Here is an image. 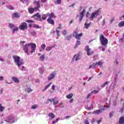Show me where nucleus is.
Returning a JSON list of instances; mask_svg holds the SVG:
<instances>
[{
    "label": "nucleus",
    "mask_w": 124,
    "mask_h": 124,
    "mask_svg": "<svg viewBox=\"0 0 124 124\" xmlns=\"http://www.w3.org/2000/svg\"><path fill=\"white\" fill-rule=\"evenodd\" d=\"M13 59L14 60V62L18 67H20L21 65H23V62H20V57L16 55L13 56Z\"/></svg>",
    "instance_id": "4"
},
{
    "label": "nucleus",
    "mask_w": 124,
    "mask_h": 124,
    "mask_svg": "<svg viewBox=\"0 0 124 124\" xmlns=\"http://www.w3.org/2000/svg\"><path fill=\"white\" fill-rule=\"evenodd\" d=\"M12 80L16 83H19V80H18V78L15 77H12Z\"/></svg>",
    "instance_id": "14"
},
{
    "label": "nucleus",
    "mask_w": 124,
    "mask_h": 124,
    "mask_svg": "<svg viewBox=\"0 0 124 124\" xmlns=\"http://www.w3.org/2000/svg\"><path fill=\"white\" fill-rule=\"evenodd\" d=\"M45 49L46 51H51V50H52V47L46 46V47L45 48Z\"/></svg>",
    "instance_id": "33"
},
{
    "label": "nucleus",
    "mask_w": 124,
    "mask_h": 124,
    "mask_svg": "<svg viewBox=\"0 0 124 124\" xmlns=\"http://www.w3.org/2000/svg\"><path fill=\"white\" fill-rule=\"evenodd\" d=\"M61 2L62 0H56V1H55V3L57 4H61Z\"/></svg>",
    "instance_id": "38"
},
{
    "label": "nucleus",
    "mask_w": 124,
    "mask_h": 124,
    "mask_svg": "<svg viewBox=\"0 0 124 124\" xmlns=\"http://www.w3.org/2000/svg\"><path fill=\"white\" fill-rule=\"evenodd\" d=\"M73 35L72 34L65 36V39L67 41L70 40L72 39Z\"/></svg>",
    "instance_id": "19"
},
{
    "label": "nucleus",
    "mask_w": 124,
    "mask_h": 124,
    "mask_svg": "<svg viewBox=\"0 0 124 124\" xmlns=\"http://www.w3.org/2000/svg\"><path fill=\"white\" fill-rule=\"evenodd\" d=\"M112 116H113V113L112 112L109 113V118H112Z\"/></svg>",
    "instance_id": "56"
},
{
    "label": "nucleus",
    "mask_w": 124,
    "mask_h": 124,
    "mask_svg": "<svg viewBox=\"0 0 124 124\" xmlns=\"http://www.w3.org/2000/svg\"><path fill=\"white\" fill-rule=\"evenodd\" d=\"M48 116L49 117H50V118H51V119H54V118H55V116L54 115V114L52 113H49Z\"/></svg>",
    "instance_id": "21"
},
{
    "label": "nucleus",
    "mask_w": 124,
    "mask_h": 124,
    "mask_svg": "<svg viewBox=\"0 0 124 124\" xmlns=\"http://www.w3.org/2000/svg\"><path fill=\"white\" fill-rule=\"evenodd\" d=\"M54 78H55V75H54V74L51 73L49 75V77L47 78V79L51 80V79Z\"/></svg>",
    "instance_id": "16"
},
{
    "label": "nucleus",
    "mask_w": 124,
    "mask_h": 124,
    "mask_svg": "<svg viewBox=\"0 0 124 124\" xmlns=\"http://www.w3.org/2000/svg\"><path fill=\"white\" fill-rule=\"evenodd\" d=\"M29 47H31V50L30 51V53L32 54L34 52L35 48H36V46H35V44L34 43H28L23 46V50L25 51V53L27 54V55H29V52H28V49Z\"/></svg>",
    "instance_id": "1"
},
{
    "label": "nucleus",
    "mask_w": 124,
    "mask_h": 124,
    "mask_svg": "<svg viewBox=\"0 0 124 124\" xmlns=\"http://www.w3.org/2000/svg\"><path fill=\"white\" fill-rule=\"evenodd\" d=\"M117 77H118V75H116L115 76V77H114V81L116 82L117 81Z\"/></svg>",
    "instance_id": "47"
},
{
    "label": "nucleus",
    "mask_w": 124,
    "mask_h": 124,
    "mask_svg": "<svg viewBox=\"0 0 124 124\" xmlns=\"http://www.w3.org/2000/svg\"><path fill=\"white\" fill-rule=\"evenodd\" d=\"M4 78L2 76H0V81H3Z\"/></svg>",
    "instance_id": "54"
},
{
    "label": "nucleus",
    "mask_w": 124,
    "mask_h": 124,
    "mask_svg": "<svg viewBox=\"0 0 124 124\" xmlns=\"http://www.w3.org/2000/svg\"><path fill=\"white\" fill-rule=\"evenodd\" d=\"M17 28L21 31H25V30L27 29V23L26 22H22Z\"/></svg>",
    "instance_id": "7"
},
{
    "label": "nucleus",
    "mask_w": 124,
    "mask_h": 124,
    "mask_svg": "<svg viewBox=\"0 0 124 124\" xmlns=\"http://www.w3.org/2000/svg\"><path fill=\"white\" fill-rule=\"evenodd\" d=\"M41 49H42V50H44V49H45L46 48V44H43L41 45Z\"/></svg>",
    "instance_id": "34"
},
{
    "label": "nucleus",
    "mask_w": 124,
    "mask_h": 124,
    "mask_svg": "<svg viewBox=\"0 0 124 124\" xmlns=\"http://www.w3.org/2000/svg\"><path fill=\"white\" fill-rule=\"evenodd\" d=\"M56 29H62V24H60L59 27L56 28Z\"/></svg>",
    "instance_id": "48"
},
{
    "label": "nucleus",
    "mask_w": 124,
    "mask_h": 124,
    "mask_svg": "<svg viewBox=\"0 0 124 124\" xmlns=\"http://www.w3.org/2000/svg\"><path fill=\"white\" fill-rule=\"evenodd\" d=\"M119 124H124V116L119 118V121H118Z\"/></svg>",
    "instance_id": "17"
},
{
    "label": "nucleus",
    "mask_w": 124,
    "mask_h": 124,
    "mask_svg": "<svg viewBox=\"0 0 124 124\" xmlns=\"http://www.w3.org/2000/svg\"><path fill=\"white\" fill-rule=\"evenodd\" d=\"M99 93V91L97 90H93V91L91 92V93H89V94H96L97 93Z\"/></svg>",
    "instance_id": "29"
},
{
    "label": "nucleus",
    "mask_w": 124,
    "mask_h": 124,
    "mask_svg": "<svg viewBox=\"0 0 124 124\" xmlns=\"http://www.w3.org/2000/svg\"><path fill=\"white\" fill-rule=\"evenodd\" d=\"M42 16H46L47 17H49V18L47 19H52L54 17V13H51V14L47 13L46 14L42 15Z\"/></svg>",
    "instance_id": "11"
},
{
    "label": "nucleus",
    "mask_w": 124,
    "mask_h": 124,
    "mask_svg": "<svg viewBox=\"0 0 124 124\" xmlns=\"http://www.w3.org/2000/svg\"><path fill=\"white\" fill-rule=\"evenodd\" d=\"M40 61L43 62L44 61V55L43 54L42 55L40 56Z\"/></svg>",
    "instance_id": "36"
},
{
    "label": "nucleus",
    "mask_w": 124,
    "mask_h": 124,
    "mask_svg": "<svg viewBox=\"0 0 124 124\" xmlns=\"http://www.w3.org/2000/svg\"><path fill=\"white\" fill-rule=\"evenodd\" d=\"M83 124H90V123H89V122L88 121V120L87 119L85 120V121H83Z\"/></svg>",
    "instance_id": "45"
},
{
    "label": "nucleus",
    "mask_w": 124,
    "mask_h": 124,
    "mask_svg": "<svg viewBox=\"0 0 124 124\" xmlns=\"http://www.w3.org/2000/svg\"><path fill=\"white\" fill-rule=\"evenodd\" d=\"M62 34L66 35V34H67V31H66L65 30L62 31Z\"/></svg>",
    "instance_id": "41"
},
{
    "label": "nucleus",
    "mask_w": 124,
    "mask_h": 124,
    "mask_svg": "<svg viewBox=\"0 0 124 124\" xmlns=\"http://www.w3.org/2000/svg\"><path fill=\"white\" fill-rule=\"evenodd\" d=\"M100 42L101 43V45H102V46H104L105 48L107 47L108 40L107 38L104 37L103 34H101V35H100Z\"/></svg>",
    "instance_id": "3"
},
{
    "label": "nucleus",
    "mask_w": 124,
    "mask_h": 124,
    "mask_svg": "<svg viewBox=\"0 0 124 124\" xmlns=\"http://www.w3.org/2000/svg\"><path fill=\"white\" fill-rule=\"evenodd\" d=\"M108 83H109V81H107L104 82V83H103V84H102V85L101 86V87L103 88L105 87V86H106L107 85H108Z\"/></svg>",
    "instance_id": "25"
},
{
    "label": "nucleus",
    "mask_w": 124,
    "mask_h": 124,
    "mask_svg": "<svg viewBox=\"0 0 124 124\" xmlns=\"http://www.w3.org/2000/svg\"><path fill=\"white\" fill-rule=\"evenodd\" d=\"M89 16H90V13H89V12H87L86 17H87V18H88Z\"/></svg>",
    "instance_id": "50"
},
{
    "label": "nucleus",
    "mask_w": 124,
    "mask_h": 124,
    "mask_svg": "<svg viewBox=\"0 0 124 124\" xmlns=\"http://www.w3.org/2000/svg\"><path fill=\"white\" fill-rule=\"evenodd\" d=\"M37 105H33V106H32L31 107V108L33 109H35L36 108H37Z\"/></svg>",
    "instance_id": "46"
},
{
    "label": "nucleus",
    "mask_w": 124,
    "mask_h": 124,
    "mask_svg": "<svg viewBox=\"0 0 124 124\" xmlns=\"http://www.w3.org/2000/svg\"><path fill=\"white\" fill-rule=\"evenodd\" d=\"M103 110H104V108L94 110L93 111V114H99L100 113H102V111Z\"/></svg>",
    "instance_id": "15"
},
{
    "label": "nucleus",
    "mask_w": 124,
    "mask_h": 124,
    "mask_svg": "<svg viewBox=\"0 0 124 124\" xmlns=\"http://www.w3.org/2000/svg\"><path fill=\"white\" fill-rule=\"evenodd\" d=\"M76 58V59H75ZM73 59H75V61H77L79 60V56L75 55H74Z\"/></svg>",
    "instance_id": "27"
},
{
    "label": "nucleus",
    "mask_w": 124,
    "mask_h": 124,
    "mask_svg": "<svg viewBox=\"0 0 124 124\" xmlns=\"http://www.w3.org/2000/svg\"><path fill=\"white\" fill-rule=\"evenodd\" d=\"M102 22L103 23V25L105 24V20L103 19V21H102Z\"/></svg>",
    "instance_id": "64"
},
{
    "label": "nucleus",
    "mask_w": 124,
    "mask_h": 124,
    "mask_svg": "<svg viewBox=\"0 0 124 124\" xmlns=\"http://www.w3.org/2000/svg\"><path fill=\"white\" fill-rule=\"evenodd\" d=\"M73 35L75 36V38L78 40H80V38L82 37V33H78L77 31H74L73 32Z\"/></svg>",
    "instance_id": "5"
},
{
    "label": "nucleus",
    "mask_w": 124,
    "mask_h": 124,
    "mask_svg": "<svg viewBox=\"0 0 124 124\" xmlns=\"http://www.w3.org/2000/svg\"><path fill=\"white\" fill-rule=\"evenodd\" d=\"M113 21H114V18H112V19H110V20H109L110 23H112Z\"/></svg>",
    "instance_id": "61"
},
{
    "label": "nucleus",
    "mask_w": 124,
    "mask_h": 124,
    "mask_svg": "<svg viewBox=\"0 0 124 124\" xmlns=\"http://www.w3.org/2000/svg\"><path fill=\"white\" fill-rule=\"evenodd\" d=\"M46 21L51 25H54V20H53L50 18H47V19H46Z\"/></svg>",
    "instance_id": "18"
},
{
    "label": "nucleus",
    "mask_w": 124,
    "mask_h": 124,
    "mask_svg": "<svg viewBox=\"0 0 124 124\" xmlns=\"http://www.w3.org/2000/svg\"><path fill=\"white\" fill-rule=\"evenodd\" d=\"M55 101L54 99H47V102H53Z\"/></svg>",
    "instance_id": "40"
},
{
    "label": "nucleus",
    "mask_w": 124,
    "mask_h": 124,
    "mask_svg": "<svg viewBox=\"0 0 124 124\" xmlns=\"http://www.w3.org/2000/svg\"><path fill=\"white\" fill-rule=\"evenodd\" d=\"M118 27H124V21H121L118 23Z\"/></svg>",
    "instance_id": "24"
},
{
    "label": "nucleus",
    "mask_w": 124,
    "mask_h": 124,
    "mask_svg": "<svg viewBox=\"0 0 124 124\" xmlns=\"http://www.w3.org/2000/svg\"><path fill=\"white\" fill-rule=\"evenodd\" d=\"M25 91L26 92H27V93H30L32 92V90L30 88H27L25 89Z\"/></svg>",
    "instance_id": "28"
},
{
    "label": "nucleus",
    "mask_w": 124,
    "mask_h": 124,
    "mask_svg": "<svg viewBox=\"0 0 124 124\" xmlns=\"http://www.w3.org/2000/svg\"><path fill=\"white\" fill-rule=\"evenodd\" d=\"M117 104V102L116 101H114V106H116V105Z\"/></svg>",
    "instance_id": "58"
},
{
    "label": "nucleus",
    "mask_w": 124,
    "mask_h": 124,
    "mask_svg": "<svg viewBox=\"0 0 124 124\" xmlns=\"http://www.w3.org/2000/svg\"><path fill=\"white\" fill-rule=\"evenodd\" d=\"M95 66H96V65H93V64L90 65L89 66V69H91L92 68H95Z\"/></svg>",
    "instance_id": "42"
},
{
    "label": "nucleus",
    "mask_w": 124,
    "mask_h": 124,
    "mask_svg": "<svg viewBox=\"0 0 124 124\" xmlns=\"http://www.w3.org/2000/svg\"><path fill=\"white\" fill-rule=\"evenodd\" d=\"M99 16V10H96L94 12L92 13L90 16V20H93L94 18H96Z\"/></svg>",
    "instance_id": "6"
},
{
    "label": "nucleus",
    "mask_w": 124,
    "mask_h": 124,
    "mask_svg": "<svg viewBox=\"0 0 124 124\" xmlns=\"http://www.w3.org/2000/svg\"><path fill=\"white\" fill-rule=\"evenodd\" d=\"M31 34L32 35H35V34H36V32L34 31H31Z\"/></svg>",
    "instance_id": "51"
},
{
    "label": "nucleus",
    "mask_w": 124,
    "mask_h": 124,
    "mask_svg": "<svg viewBox=\"0 0 124 124\" xmlns=\"http://www.w3.org/2000/svg\"><path fill=\"white\" fill-rule=\"evenodd\" d=\"M93 123H94V119H92L91 120V124H93Z\"/></svg>",
    "instance_id": "59"
},
{
    "label": "nucleus",
    "mask_w": 124,
    "mask_h": 124,
    "mask_svg": "<svg viewBox=\"0 0 124 124\" xmlns=\"http://www.w3.org/2000/svg\"><path fill=\"white\" fill-rule=\"evenodd\" d=\"M7 120H9V122L11 123H14V121H13L14 120V117H13V115H11L9 116H7Z\"/></svg>",
    "instance_id": "13"
},
{
    "label": "nucleus",
    "mask_w": 124,
    "mask_h": 124,
    "mask_svg": "<svg viewBox=\"0 0 124 124\" xmlns=\"http://www.w3.org/2000/svg\"><path fill=\"white\" fill-rule=\"evenodd\" d=\"M41 1L42 3H45L46 1V0H41Z\"/></svg>",
    "instance_id": "60"
},
{
    "label": "nucleus",
    "mask_w": 124,
    "mask_h": 124,
    "mask_svg": "<svg viewBox=\"0 0 124 124\" xmlns=\"http://www.w3.org/2000/svg\"><path fill=\"white\" fill-rule=\"evenodd\" d=\"M102 121L101 120L97 121V123H98V124H100Z\"/></svg>",
    "instance_id": "62"
},
{
    "label": "nucleus",
    "mask_w": 124,
    "mask_h": 124,
    "mask_svg": "<svg viewBox=\"0 0 124 124\" xmlns=\"http://www.w3.org/2000/svg\"><path fill=\"white\" fill-rule=\"evenodd\" d=\"M15 27V25L14 24H13L12 23H9V28L10 29H13Z\"/></svg>",
    "instance_id": "31"
},
{
    "label": "nucleus",
    "mask_w": 124,
    "mask_h": 124,
    "mask_svg": "<svg viewBox=\"0 0 124 124\" xmlns=\"http://www.w3.org/2000/svg\"><path fill=\"white\" fill-rule=\"evenodd\" d=\"M51 84H52V82H50L49 84H47L46 86V87L45 88V89H43V92H44L46 90L47 88H49V87H50V86H51Z\"/></svg>",
    "instance_id": "26"
},
{
    "label": "nucleus",
    "mask_w": 124,
    "mask_h": 124,
    "mask_svg": "<svg viewBox=\"0 0 124 124\" xmlns=\"http://www.w3.org/2000/svg\"><path fill=\"white\" fill-rule=\"evenodd\" d=\"M70 118V116H67L65 117V119H67V118Z\"/></svg>",
    "instance_id": "63"
},
{
    "label": "nucleus",
    "mask_w": 124,
    "mask_h": 124,
    "mask_svg": "<svg viewBox=\"0 0 124 124\" xmlns=\"http://www.w3.org/2000/svg\"><path fill=\"white\" fill-rule=\"evenodd\" d=\"M86 13V10L85 9L82 10V11L80 12V14L79 15V22H81L82 18H83L84 14Z\"/></svg>",
    "instance_id": "10"
},
{
    "label": "nucleus",
    "mask_w": 124,
    "mask_h": 124,
    "mask_svg": "<svg viewBox=\"0 0 124 124\" xmlns=\"http://www.w3.org/2000/svg\"><path fill=\"white\" fill-rule=\"evenodd\" d=\"M57 104H59V101H53V105H56Z\"/></svg>",
    "instance_id": "44"
},
{
    "label": "nucleus",
    "mask_w": 124,
    "mask_h": 124,
    "mask_svg": "<svg viewBox=\"0 0 124 124\" xmlns=\"http://www.w3.org/2000/svg\"><path fill=\"white\" fill-rule=\"evenodd\" d=\"M80 45V41H77L76 42V44L75 45V46H74V49H76L78 47V46Z\"/></svg>",
    "instance_id": "20"
},
{
    "label": "nucleus",
    "mask_w": 124,
    "mask_h": 124,
    "mask_svg": "<svg viewBox=\"0 0 124 124\" xmlns=\"http://www.w3.org/2000/svg\"><path fill=\"white\" fill-rule=\"evenodd\" d=\"M73 93L69 94L67 95V96H66V98L71 99L73 97Z\"/></svg>",
    "instance_id": "30"
},
{
    "label": "nucleus",
    "mask_w": 124,
    "mask_h": 124,
    "mask_svg": "<svg viewBox=\"0 0 124 124\" xmlns=\"http://www.w3.org/2000/svg\"><path fill=\"white\" fill-rule=\"evenodd\" d=\"M91 94H88V95H87V99H89V97H90Z\"/></svg>",
    "instance_id": "55"
},
{
    "label": "nucleus",
    "mask_w": 124,
    "mask_h": 124,
    "mask_svg": "<svg viewBox=\"0 0 124 124\" xmlns=\"http://www.w3.org/2000/svg\"><path fill=\"white\" fill-rule=\"evenodd\" d=\"M33 27H34V28H36V29H39V26L37 25H34V24H33Z\"/></svg>",
    "instance_id": "49"
},
{
    "label": "nucleus",
    "mask_w": 124,
    "mask_h": 124,
    "mask_svg": "<svg viewBox=\"0 0 124 124\" xmlns=\"http://www.w3.org/2000/svg\"><path fill=\"white\" fill-rule=\"evenodd\" d=\"M74 102V99H71V100L69 101V103H72Z\"/></svg>",
    "instance_id": "57"
},
{
    "label": "nucleus",
    "mask_w": 124,
    "mask_h": 124,
    "mask_svg": "<svg viewBox=\"0 0 124 124\" xmlns=\"http://www.w3.org/2000/svg\"><path fill=\"white\" fill-rule=\"evenodd\" d=\"M9 9L11 10H14V7H12L11 6H9Z\"/></svg>",
    "instance_id": "52"
},
{
    "label": "nucleus",
    "mask_w": 124,
    "mask_h": 124,
    "mask_svg": "<svg viewBox=\"0 0 124 124\" xmlns=\"http://www.w3.org/2000/svg\"><path fill=\"white\" fill-rule=\"evenodd\" d=\"M32 18L34 19V20H37L41 21V15L39 14V13H37V14H34L33 16H32Z\"/></svg>",
    "instance_id": "8"
},
{
    "label": "nucleus",
    "mask_w": 124,
    "mask_h": 124,
    "mask_svg": "<svg viewBox=\"0 0 124 124\" xmlns=\"http://www.w3.org/2000/svg\"><path fill=\"white\" fill-rule=\"evenodd\" d=\"M19 17H20L19 14H18V13H17V12H15L14 13V14H13L12 15V19H14L15 18H19Z\"/></svg>",
    "instance_id": "12"
},
{
    "label": "nucleus",
    "mask_w": 124,
    "mask_h": 124,
    "mask_svg": "<svg viewBox=\"0 0 124 124\" xmlns=\"http://www.w3.org/2000/svg\"><path fill=\"white\" fill-rule=\"evenodd\" d=\"M4 107H2L1 104H0V111L3 112V110H4Z\"/></svg>",
    "instance_id": "39"
},
{
    "label": "nucleus",
    "mask_w": 124,
    "mask_h": 124,
    "mask_svg": "<svg viewBox=\"0 0 124 124\" xmlns=\"http://www.w3.org/2000/svg\"><path fill=\"white\" fill-rule=\"evenodd\" d=\"M85 51L87 52V55L90 56L93 54V51H91V49L89 48V46H87L85 47Z\"/></svg>",
    "instance_id": "9"
},
{
    "label": "nucleus",
    "mask_w": 124,
    "mask_h": 124,
    "mask_svg": "<svg viewBox=\"0 0 124 124\" xmlns=\"http://www.w3.org/2000/svg\"><path fill=\"white\" fill-rule=\"evenodd\" d=\"M18 29H19V28H18V27H15L14 28V29H13L12 32L13 33H15V32L18 31Z\"/></svg>",
    "instance_id": "23"
},
{
    "label": "nucleus",
    "mask_w": 124,
    "mask_h": 124,
    "mask_svg": "<svg viewBox=\"0 0 124 124\" xmlns=\"http://www.w3.org/2000/svg\"><path fill=\"white\" fill-rule=\"evenodd\" d=\"M55 85H53L52 86V90L54 91L55 90Z\"/></svg>",
    "instance_id": "53"
},
{
    "label": "nucleus",
    "mask_w": 124,
    "mask_h": 124,
    "mask_svg": "<svg viewBox=\"0 0 124 124\" xmlns=\"http://www.w3.org/2000/svg\"><path fill=\"white\" fill-rule=\"evenodd\" d=\"M46 17H47V16L42 15V16H41V19L42 20H45L46 19Z\"/></svg>",
    "instance_id": "32"
},
{
    "label": "nucleus",
    "mask_w": 124,
    "mask_h": 124,
    "mask_svg": "<svg viewBox=\"0 0 124 124\" xmlns=\"http://www.w3.org/2000/svg\"><path fill=\"white\" fill-rule=\"evenodd\" d=\"M32 3L34 5V8H28V12L30 14H33L34 11H39V9L42 7V5L40 4V1L33 0Z\"/></svg>",
    "instance_id": "2"
},
{
    "label": "nucleus",
    "mask_w": 124,
    "mask_h": 124,
    "mask_svg": "<svg viewBox=\"0 0 124 124\" xmlns=\"http://www.w3.org/2000/svg\"><path fill=\"white\" fill-rule=\"evenodd\" d=\"M90 26V23H85V28L86 29H88V28H89V27Z\"/></svg>",
    "instance_id": "35"
},
{
    "label": "nucleus",
    "mask_w": 124,
    "mask_h": 124,
    "mask_svg": "<svg viewBox=\"0 0 124 124\" xmlns=\"http://www.w3.org/2000/svg\"><path fill=\"white\" fill-rule=\"evenodd\" d=\"M93 65H98V66H102V62L101 61H99V62L96 63H93L92 64Z\"/></svg>",
    "instance_id": "22"
},
{
    "label": "nucleus",
    "mask_w": 124,
    "mask_h": 124,
    "mask_svg": "<svg viewBox=\"0 0 124 124\" xmlns=\"http://www.w3.org/2000/svg\"><path fill=\"white\" fill-rule=\"evenodd\" d=\"M55 32H56L57 37H60V31L55 30Z\"/></svg>",
    "instance_id": "43"
},
{
    "label": "nucleus",
    "mask_w": 124,
    "mask_h": 124,
    "mask_svg": "<svg viewBox=\"0 0 124 124\" xmlns=\"http://www.w3.org/2000/svg\"><path fill=\"white\" fill-rule=\"evenodd\" d=\"M26 22H27L28 23H34V21L31 20H26Z\"/></svg>",
    "instance_id": "37"
}]
</instances>
